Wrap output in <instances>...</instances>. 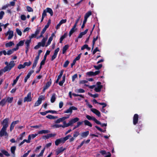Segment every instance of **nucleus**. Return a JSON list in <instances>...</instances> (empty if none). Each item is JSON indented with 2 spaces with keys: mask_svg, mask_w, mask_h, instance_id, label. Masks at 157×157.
Segmentation results:
<instances>
[{
  "mask_svg": "<svg viewBox=\"0 0 157 157\" xmlns=\"http://www.w3.org/2000/svg\"><path fill=\"white\" fill-rule=\"evenodd\" d=\"M15 65L14 61H10L9 63L8 66H6L4 67L5 71H10Z\"/></svg>",
  "mask_w": 157,
  "mask_h": 157,
  "instance_id": "nucleus-1",
  "label": "nucleus"
},
{
  "mask_svg": "<svg viewBox=\"0 0 157 157\" xmlns=\"http://www.w3.org/2000/svg\"><path fill=\"white\" fill-rule=\"evenodd\" d=\"M44 99V96H40L38 98L37 101L35 103L34 106L36 107L39 105L41 103L42 100Z\"/></svg>",
  "mask_w": 157,
  "mask_h": 157,
  "instance_id": "nucleus-2",
  "label": "nucleus"
},
{
  "mask_svg": "<svg viewBox=\"0 0 157 157\" xmlns=\"http://www.w3.org/2000/svg\"><path fill=\"white\" fill-rule=\"evenodd\" d=\"M96 85L97 87H95L94 90L97 92H100L101 91V89L103 87V86L101 85V82H97Z\"/></svg>",
  "mask_w": 157,
  "mask_h": 157,
  "instance_id": "nucleus-3",
  "label": "nucleus"
},
{
  "mask_svg": "<svg viewBox=\"0 0 157 157\" xmlns=\"http://www.w3.org/2000/svg\"><path fill=\"white\" fill-rule=\"evenodd\" d=\"M9 119L8 118H6L4 119L1 123V124L3 125V128H6L8 127V123Z\"/></svg>",
  "mask_w": 157,
  "mask_h": 157,
  "instance_id": "nucleus-4",
  "label": "nucleus"
},
{
  "mask_svg": "<svg viewBox=\"0 0 157 157\" xmlns=\"http://www.w3.org/2000/svg\"><path fill=\"white\" fill-rule=\"evenodd\" d=\"M78 109L75 107L72 106L70 107L69 109H67L64 112V113H70L71 114L73 110H77Z\"/></svg>",
  "mask_w": 157,
  "mask_h": 157,
  "instance_id": "nucleus-5",
  "label": "nucleus"
},
{
  "mask_svg": "<svg viewBox=\"0 0 157 157\" xmlns=\"http://www.w3.org/2000/svg\"><path fill=\"white\" fill-rule=\"evenodd\" d=\"M32 98L31 97V92H29L26 97L24 98V102H25L26 101L30 102L32 101Z\"/></svg>",
  "mask_w": 157,
  "mask_h": 157,
  "instance_id": "nucleus-6",
  "label": "nucleus"
},
{
  "mask_svg": "<svg viewBox=\"0 0 157 157\" xmlns=\"http://www.w3.org/2000/svg\"><path fill=\"white\" fill-rule=\"evenodd\" d=\"M138 119L139 116L138 114H135L134 115L133 119V123L134 125H136L138 124Z\"/></svg>",
  "mask_w": 157,
  "mask_h": 157,
  "instance_id": "nucleus-7",
  "label": "nucleus"
},
{
  "mask_svg": "<svg viewBox=\"0 0 157 157\" xmlns=\"http://www.w3.org/2000/svg\"><path fill=\"white\" fill-rule=\"evenodd\" d=\"M66 149V148H63V147L58 148L56 151V155H59L60 153L63 152Z\"/></svg>",
  "mask_w": 157,
  "mask_h": 157,
  "instance_id": "nucleus-8",
  "label": "nucleus"
},
{
  "mask_svg": "<svg viewBox=\"0 0 157 157\" xmlns=\"http://www.w3.org/2000/svg\"><path fill=\"white\" fill-rule=\"evenodd\" d=\"M51 20L49 19L48 21V23H47V25H45L44 28L43 29L42 31L41 32V33L43 34H44V33L46 31L47 29L48 28L49 26V25L51 23Z\"/></svg>",
  "mask_w": 157,
  "mask_h": 157,
  "instance_id": "nucleus-9",
  "label": "nucleus"
},
{
  "mask_svg": "<svg viewBox=\"0 0 157 157\" xmlns=\"http://www.w3.org/2000/svg\"><path fill=\"white\" fill-rule=\"evenodd\" d=\"M34 72L33 70H30L27 74V76L25 77L24 79V82L26 83L27 81V80L30 78V76Z\"/></svg>",
  "mask_w": 157,
  "mask_h": 157,
  "instance_id": "nucleus-10",
  "label": "nucleus"
},
{
  "mask_svg": "<svg viewBox=\"0 0 157 157\" xmlns=\"http://www.w3.org/2000/svg\"><path fill=\"white\" fill-rule=\"evenodd\" d=\"M19 122L18 120L13 121L12 122L10 126V131L11 132L13 129L15 125L17 124Z\"/></svg>",
  "mask_w": 157,
  "mask_h": 157,
  "instance_id": "nucleus-11",
  "label": "nucleus"
},
{
  "mask_svg": "<svg viewBox=\"0 0 157 157\" xmlns=\"http://www.w3.org/2000/svg\"><path fill=\"white\" fill-rule=\"evenodd\" d=\"M31 137L30 135H29L28 137V139L27 140L25 139L23 140L19 144V146H20L22 145L25 142L27 143H29L30 142Z\"/></svg>",
  "mask_w": 157,
  "mask_h": 157,
  "instance_id": "nucleus-12",
  "label": "nucleus"
},
{
  "mask_svg": "<svg viewBox=\"0 0 157 157\" xmlns=\"http://www.w3.org/2000/svg\"><path fill=\"white\" fill-rule=\"evenodd\" d=\"M91 111L94 113L98 117H101V113L100 112L96 109H91Z\"/></svg>",
  "mask_w": 157,
  "mask_h": 157,
  "instance_id": "nucleus-13",
  "label": "nucleus"
},
{
  "mask_svg": "<svg viewBox=\"0 0 157 157\" xmlns=\"http://www.w3.org/2000/svg\"><path fill=\"white\" fill-rule=\"evenodd\" d=\"M79 119L78 117H75L74 118L71 119L69 121V122L70 123L71 126L73 124L75 123V122L78 121L79 120Z\"/></svg>",
  "mask_w": 157,
  "mask_h": 157,
  "instance_id": "nucleus-14",
  "label": "nucleus"
},
{
  "mask_svg": "<svg viewBox=\"0 0 157 157\" xmlns=\"http://www.w3.org/2000/svg\"><path fill=\"white\" fill-rule=\"evenodd\" d=\"M76 26L74 25L73 27L71 29L69 33V36L70 37L72 34L77 30V28H76Z\"/></svg>",
  "mask_w": 157,
  "mask_h": 157,
  "instance_id": "nucleus-15",
  "label": "nucleus"
},
{
  "mask_svg": "<svg viewBox=\"0 0 157 157\" xmlns=\"http://www.w3.org/2000/svg\"><path fill=\"white\" fill-rule=\"evenodd\" d=\"M86 117L89 120H92L95 123H98V120L94 117H92L89 115H86Z\"/></svg>",
  "mask_w": 157,
  "mask_h": 157,
  "instance_id": "nucleus-16",
  "label": "nucleus"
},
{
  "mask_svg": "<svg viewBox=\"0 0 157 157\" xmlns=\"http://www.w3.org/2000/svg\"><path fill=\"white\" fill-rule=\"evenodd\" d=\"M88 30V29H86L84 31L80 33L78 37V38H81L83 35L86 34Z\"/></svg>",
  "mask_w": 157,
  "mask_h": 157,
  "instance_id": "nucleus-17",
  "label": "nucleus"
},
{
  "mask_svg": "<svg viewBox=\"0 0 157 157\" xmlns=\"http://www.w3.org/2000/svg\"><path fill=\"white\" fill-rule=\"evenodd\" d=\"M7 128H2L0 131V136L2 137L4 136L5 132L6 131Z\"/></svg>",
  "mask_w": 157,
  "mask_h": 157,
  "instance_id": "nucleus-18",
  "label": "nucleus"
},
{
  "mask_svg": "<svg viewBox=\"0 0 157 157\" xmlns=\"http://www.w3.org/2000/svg\"><path fill=\"white\" fill-rule=\"evenodd\" d=\"M50 132V131L48 130H42L41 131H39L38 134H47Z\"/></svg>",
  "mask_w": 157,
  "mask_h": 157,
  "instance_id": "nucleus-19",
  "label": "nucleus"
},
{
  "mask_svg": "<svg viewBox=\"0 0 157 157\" xmlns=\"http://www.w3.org/2000/svg\"><path fill=\"white\" fill-rule=\"evenodd\" d=\"M63 71H64L63 70H62L60 71L59 75L58 76L57 78L56 81V83H57L58 82L59 80L61 78L63 74Z\"/></svg>",
  "mask_w": 157,
  "mask_h": 157,
  "instance_id": "nucleus-20",
  "label": "nucleus"
},
{
  "mask_svg": "<svg viewBox=\"0 0 157 157\" xmlns=\"http://www.w3.org/2000/svg\"><path fill=\"white\" fill-rule=\"evenodd\" d=\"M69 47V46L68 44L65 45L63 48L62 49V53L64 54L66 52L67 50Z\"/></svg>",
  "mask_w": 157,
  "mask_h": 157,
  "instance_id": "nucleus-21",
  "label": "nucleus"
},
{
  "mask_svg": "<svg viewBox=\"0 0 157 157\" xmlns=\"http://www.w3.org/2000/svg\"><path fill=\"white\" fill-rule=\"evenodd\" d=\"M56 94L55 93H53L51 98V101L52 103H54L56 101Z\"/></svg>",
  "mask_w": 157,
  "mask_h": 157,
  "instance_id": "nucleus-22",
  "label": "nucleus"
},
{
  "mask_svg": "<svg viewBox=\"0 0 157 157\" xmlns=\"http://www.w3.org/2000/svg\"><path fill=\"white\" fill-rule=\"evenodd\" d=\"M67 33H65L59 39V43H62L63 40L67 36Z\"/></svg>",
  "mask_w": 157,
  "mask_h": 157,
  "instance_id": "nucleus-23",
  "label": "nucleus"
},
{
  "mask_svg": "<svg viewBox=\"0 0 157 157\" xmlns=\"http://www.w3.org/2000/svg\"><path fill=\"white\" fill-rule=\"evenodd\" d=\"M46 12L50 14L51 16H52L53 15V12L52 10L50 8L47 7L46 9Z\"/></svg>",
  "mask_w": 157,
  "mask_h": 157,
  "instance_id": "nucleus-24",
  "label": "nucleus"
},
{
  "mask_svg": "<svg viewBox=\"0 0 157 157\" xmlns=\"http://www.w3.org/2000/svg\"><path fill=\"white\" fill-rule=\"evenodd\" d=\"M89 134V131H88L84 132L82 133L81 136L83 138H86L88 135Z\"/></svg>",
  "mask_w": 157,
  "mask_h": 157,
  "instance_id": "nucleus-25",
  "label": "nucleus"
},
{
  "mask_svg": "<svg viewBox=\"0 0 157 157\" xmlns=\"http://www.w3.org/2000/svg\"><path fill=\"white\" fill-rule=\"evenodd\" d=\"M52 84V80L51 78L49 81L48 82L45 84V85L44 86V87L48 89L51 86Z\"/></svg>",
  "mask_w": 157,
  "mask_h": 157,
  "instance_id": "nucleus-26",
  "label": "nucleus"
},
{
  "mask_svg": "<svg viewBox=\"0 0 157 157\" xmlns=\"http://www.w3.org/2000/svg\"><path fill=\"white\" fill-rule=\"evenodd\" d=\"M6 102V98L3 99L0 101V105L3 106L5 105Z\"/></svg>",
  "mask_w": 157,
  "mask_h": 157,
  "instance_id": "nucleus-27",
  "label": "nucleus"
},
{
  "mask_svg": "<svg viewBox=\"0 0 157 157\" xmlns=\"http://www.w3.org/2000/svg\"><path fill=\"white\" fill-rule=\"evenodd\" d=\"M39 59L35 58L32 67L33 69H34L36 67Z\"/></svg>",
  "mask_w": 157,
  "mask_h": 157,
  "instance_id": "nucleus-28",
  "label": "nucleus"
},
{
  "mask_svg": "<svg viewBox=\"0 0 157 157\" xmlns=\"http://www.w3.org/2000/svg\"><path fill=\"white\" fill-rule=\"evenodd\" d=\"M39 59L35 58L32 67L33 69H34L36 67Z\"/></svg>",
  "mask_w": 157,
  "mask_h": 157,
  "instance_id": "nucleus-29",
  "label": "nucleus"
},
{
  "mask_svg": "<svg viewBox=\"0 0 157 157\" xmlns=\"http://www.w3.org/2000/svg\"><path fill=\"white\" fill-rule=\"evenodd\" d=\"M84 124L86 125H87L89 127H91L92 124L91 123L87 120H85L83 121Z\"/></svg>",
  "mask_w": 157,
  "mask_h": 157,
  "instance_id": "nucleus-30",
  "label": "nucleus"
},
{
  "mask_svg": "<svg viewBox=\"0 0 157 157\" xmlns=\"http://www.w3.org/2000/svg\"><path fill=\"white\" fill-rule=\"evenodd\" d=\"M31 40L29 39V40H27L25 41V44L26 45V48H29L30 46V44L31 43Z\"/></svg>",
  "mask_w": 157,
  "mask_h": 157,
  "instance_id": "nucleus-31",
  "label": "nucleus"
},
{
  "mask_svg": "<svg viewBox=\"0 0 157 157\" xmlns=\"http://www.w3.org/2000/svg\"><path fill=\"white\" fill-rule=\"evenodd\" d=\"M86 48L87 49L88 51H90V48L89 47L88 45L86 44L83 45L81 47V49L82 50Z\"/></svg>",
  "mask_w": 157,
  "mask_h": 157,
  "instance_id": "nucleus-32",
  "label": "nucleus"
},
{
  "mask_svg": "<svg viewBox=\"0 0 157 157\" xmlns=\"http://www.w3.org/2000/svg\"><path fill=\"white\" fill-rule=\"evenodd\" d=\"M9 36L8 37V39L10 40L11 39L13 36V32L12 31L10 30L9 33Z\"/></svg>",
  "mask_w": 157,
  "mask_h": 157,
  "instance_id": "nucleus-33",
  "label": "nucleus"
},
{
  "mask_svg": "<svg viewBox=\"0 0 157 157\" xmlns=\"http://www.w3.org/2000/svg\"><path fill=\"white\" fill-rule=\"evenodd\" d=\"M47 39V37L44 38L42 39L41 42H40L41 43L42 46L44 47L45 45V42Z\"/></svg>",
  "mask_w": 157,
  "mask_h": 157,
  "instance_id": "nucleus-34",
  "label": "nucleus"
},
{
  "mask_svg": "<svg viewBox=\"0 0 157 157\" xmlns=\"http://www.w3.org/2000/svg\"><path fill=\"white\" fill-rule=\"evenodd\" d=\"M14 45V43L12 41H10L8 43H6L5 46L7 48L8 47H10Z\"/></svg>",
  "mask_w": 157,
  "mask_h": 157,
  "instance_id": "nucleus-35",
  "label": "nucleus"
},
{
  "mask_svg": "<svg viewBox=\"0 0 157 157\" xmlns=\"http://www.w3.org/2000/svg\"><path fill=\"white\" fill-rule=\"evenodd\" d=\"M46 117L50 119H54L57 118V117H55L51 115H48L46 116Z\"/></svg>",
  "mask_w": 157,
  "mask_h": 157,
  "instance_id": "nucleus-36",
  "label": "nucleus"
},
{
  "mask_svg": "<svg viewBox=\"0 0 157 157\" xmlns=\"http://www.w3.org/2000/svg\"><path fill=\"white\" fill-rule=\"evenodd\" d=\"M95 127L98 130L101 132H106V127L104 128V129H105L104 130H103L101 128H100V127H98L97 126H95Z\"/></svg>",
  "mask_w": 157,
  "mask_h": 157,
  "instance_id": "nucleus-37",
  "label": "nucleus"
},
{
  "mask_svg": "<svg viewBox=\"0 0 157 157\" xmlns=\"http://www.w3.org/2000/svg\"><path fill=\"white\" fill-rule=\"evenodd\" d=\"M92 14V12L90 11H89L86 13L84 16V17L88 18Z\"/></svg>",
  "mask_w": 157,
  "mask_h": 157,
  "instance_id": "nucleus-38",
  "label": "nucleus"
},
{
  "mask_svg": "<svg viewBox=\"0 0 157 157\" xmlns=\"http://www.w3.org/2000/svg\"><path fill=\"white\" fill-rule=\"evenodd\" d=\"M16 149V147L15 146H13L11 147L10 150L11 153L13 155L15 154V150Z\"/></svg>",
  "mask_w": 157,
  "mask_h": 157,
  "instance_id": "nucleus-39",
  "label": "nucleus"
},
{
  "mask_svg": "<svg viewBox=\"0 0 157 157\" xmlns=\"http://www.w3.org/2000/svg\"><path fill=\"white\" fill-rule=\"evenodd\" d=\"M63 128H64L65 127H67L69 126H71V124L69 122L67 123L65 121H64L63 122Z\"/></svg>",
  "mask_w": 157,
  "mask_h": 157,
  "instance_id": "nucleus-40",
  "label": "nucleus"
},
{
  "mask_svg": "<svg viewBox=\"0 0 157 157\" xmlns=\"http://www.w3.org/2000/svg\"><path fill=\"white\" fill-rule=\"evenodd\" d=\"M102 66V64H99L98 66H97L96 65H94V67L95 68V69L97 70H99L100 69H101Z\"/></svg>",
  "mask_w": 157,
  "mask_h": 157,
  "instance_id": "nucleus-41",
  "label": "nucleus"
},
{
  "mask_svg": "<svg viewBox=\"0 0 157 157\" xmlns=\"http://www.w3.org/2000/svg\"><path fill=\"white\" fill-rule=\"evenodd\" d=\"M13 97H8L6 99V101H7L9 103H11L13 100Z\"/></svg>",
  "mask_w": 157,
  "mask_h": 157,
  "instance_id": "nucleus-42",
  "label": "nucleus"
},
{
  "mask_svg": "<svg viewBox=\"0 0 157 157\" xmlns=\"http://www.w3.org/2000/svg\"><path fill=\"white\" fill-rule=\"evenodd\" d=\"M42 46L41 43L40 42H39L38 43V44L34 47V49H37L40 48V47Z\"/></svg>",
  "mask_w": 157,
  "mask_h": 157,
  "instance_id": "nucleus-43",
  "label": "nucleus"
},
{
  "mask_svg": "<svg viewBox=\"0 0 157 157\" xmlns=\"http://www.w3.org/2000/svg\"><path fill=\"white\" fill-rule=\"evenodd\" d=\"M53 40V38L52 37H50L48 40V41L46 45V47H47L50 45L52 41Z\"/></svg>",
  "mask_w": 157,
  "mask_h": 157,
  "instance_id": "nucleus-44",
  "label": "nucleus"
},
{
  "mask_svg": "<svg viewBox=\"0 0 157 157\" xmlns=\"http://www.w3.org/2000/svg\"><path fill=\"white\" fill-rule=\"evenodd\" d=\"M64 120L63 117L62 118H59V119L57 120L56 121V123H60V122L63 121Z\"/></svg>",
  "mask_w": 157,
  "mask_h": 157,
  "instance_id": "nucleus-45",
  "label": "nucleus"
},
{
  "mask_svg": "<svg viewBox=\"0 0 157 157\" xmlns=\"http://www.w3.org/2000/svg\"><path fill=\"white\" fill-rule=\"evenodd\" d=\"M58 140H59L60 143H64L66 141V140L65 139L64 137L61 138L59 139H58Z\"/></svg>",
  "mask_w": 157,
  "mask_h": 157,
  "instance_id": "nucleus-46",
  "label": "nucleus"
},
{
  "mask_svg": "<svg viewBox=\"0 0 157 157\" xmlns=\"http://www.w3.org/2000/svg\"><path fill=\"white\" fill-rule=\"evenodd\" d=\"M6 156H10V154L8 153V151H5L2 150L1 151Z\"/></svg>",
  "mask_w": 157,
  "mask_h": 157,
  "instance_id": "nucleus-47",
  "label": "nucleus"
},
{
  "mask_svg": "<svg viewBox=\"0 0 157 157\" xmlns=\"http://www.w3.org/2000/svg\"><path fill=\"white\" fill-rule=\"evenodd\" d=\"M98 123H96L100 125L101 127H103L104 126L106 127L107 126V123L102 124L100 121H98Z\"/></svg>",
  "mask_w": 157,
  "mask_h": 157,
  "instance_id": "nucleus-48",
  "label": "nucleus"
},
{
  "mask_svg": "<svg viewBox=\"0 0 157 157\" xmlns=\"http://www.w3.org/2000/svg\"><path fill=\"white\" fill-rule=\"evenodd\" d=\"M69 63L70 62L68 60H66L63 64V67L65 68L67 67L68 66Z\"/></svg>",
  "mask_w": 157,
  "mask_h": 157,
  "instance_id": "nucleus-49",
  "label": "nucleus"
},
{
  "mask_svg": "<svg viewBox=\"0 0 157 157\" xmlns=\"http://www.w3.org/2000/svg\"><path fill=\"white\" fill-rule=\"evenodd\" d=\"M25 41V40H20L18 43V44L20 46H22L23 45Z\"/></svg>",
  "mask_w": 157,
  "mask_h": 157,
  "instance_id": "nucleus-50",
  "label": "nucleus"
},
{
  "mask_svg": "<svg viewBox=\"0 0 157 157\" xmlns=\"http://www.w3.org/2000/svg\"><path fill=\"white\" fill-rule=\"evenodd\" d=\"M50 51L49 50H47L46 53L45 54V55H44V59H46V57L48 55H49L50 54Z\"/></svg>",
  "mask_w": 157,
  "mask_h": 157,
  "instance_id": "nucleus-51",
  "label": "nucleus"
},
{
  "mask_svg": "<svg viewBox=\"0 0 157 157\" xmlns=\"http://www.w3.org/2000/svg\"><path fill=\"white\" fill-rule=\"evenodd\" d=\"M32 63L30 61H29V62H25L24 64V65H25V66H30Z\"/></svg>",
  "mask_w": 157,
  "mask_h": 157,
  "instance_id": "nucleus-52",
  "label": "nucleus"
},
{
  "mask_svg": "<svg viewBox=\"0 0 157 157\" xmlns=\"http://www.w3.org/2000/svg\"><path fill=\"white\" fill-rule=\"evenodd\" d=\"M94 72L93 71H90L86 73V74L90 76H94Z\"/></svg>",
  "mask_w": 157,
  "mask_h": 157,
  "instance_id": "nucleus-53",
  "label": "nucleus"
},
{
  "mask_svg": "<svg viewBox=\"0 0 157 157\" xmlns=\"http://www.w3.org/2000/svg\"><path fill=\"white\" fill-rule=\"evenodd\" d=\"M25 67V65H24V64L23 65L21 64H20L18 66V68L19 69H23Z\"/></svg>",
  "mask_w": 157,
  "mask_h": 157,
  "instance_id": "nucleus-54",
  "label": "nucleus"
},
{
  "mask_svg": "<svg viewBox=\"0 0 157 157\" xmlns=\"http://www.w3.org/2000/svg\"><path fill=\"white\" fill-rule=\"evenodd\" d=\"M82 55V53H80L79 54L78 56L76 57L74 60L76 61L77 60H78L80 58L81 56Z\"/></svg>",
  "mask_w": 157,
  "mask_h": 157,
  "instance_id": "nucleus-55",
  "label": "nucleus"
},
{
  "mask_svg": "<svg viewBox=\"0 0 157 157\" xmlns=\"http://www.w3.org/2000/svg\"><path fill=\"white\" fill-rule=\"evenodd\" d=\"M26 9L27 11L29 12H33V11L32 8L30 6H27L26 7Z\"/></svg>",
  "mask_w": 157,
  "mask_h": 157,
  "instance_id": "nucleus-56",
  "label": "nucleus"
},
{
  "mask_svg": "<svg viewBox=\"0 0 157 157\" xmlns=\"http://www.w3.org/2000/svg\"><path fill=\"white\" fill-rule=\"evenodd\" d=\"M16 32L19 35L21 36L22 35V32L21 31L18 29H16Z\"/></svg>",
  "mask_w": 157,
  "mask_h": 157,
  "instance_id": "nucleus-57",
  "label": "nucleus"
},
{
  "mask_svg": "<svg viewBox=\"0 0 157 157\" xmlns=\"http://www.w3.org/2000/svg\"><path fill=\"white\" fill-rule=\"evenodd\" d=\"M78 77V75L77 74H75L74 75H73L72 76V81L74 82V81L75 79V78H77Z\"/></svg>",
  "mask_w": 157,
  "mask_h": 157,
  "instance_id": "nucleus-58",
  "label": "nucleus"
},
{
  "mask_svg": "<svg viewBox=\"0 0 157 157\" xmlns=\"http://www.w3.org/2000/svg\"><path fill=\"white\" fill-rule=\"evenodd\" d=\"M5 13L3 11H2L0 12V19H2Z\"/></svg>",
  "mask_w": 157,
  "mask_h": 157,
  "instance_id": "nucleus-59",
  "label": "nucleus"
},
{
  "mask_svg": "<svg viewBox=\"0 0 157 157\" xmlns=\"http://www.w3.org/2000/svg\"><path fill=\"white\" fill-rule=\"evenodd\" d=\"M89 95L91 97H93L94 98H97L98 96V94H93L91 93H89Z\"/></svg>",
  "mask_w": 157,
  "mask_h": 157,
  "instance_id": "nucleus-60",
  "label": "nucleus"
},
{
  "mask_svg": "<svg viewBox=\"0 0 157 157\" xmlns=\"http://www.w3.org/2000/svg\"><path fill=\"white\" fill-rule=\"evenodd\" d=\"M22 73H21L18 76H17L16 78V79L14 80H13V81L14 82H16V83L17 82V81H18L19 78V77H20V76L22 75Z\"/></svg>",
  "mask_w": 157,
  "mask_h": 157,
  "instance_id": "nucleus-61",
  "label": "nucleus"
},
{
  "mask_svg": "<svg viewBox=\"0 0 157 157\" xmlns=\"http://www.w3.org/2000/svg\"><path fill=\"white\" fill-rule=\"evenodd\" d=\"M43 51L41 50H39L38 51V55L35 58L39 59L40 54Z\"/></svg>",
  "mask_w": 157,
  "mask_h": 157,
  "instance_id": "nucleus-62",
  "label": "nucleus"
},
{
  "mask_svg": "<svg viewBox=\"0 0 157 157\" xmlns=\"http://www.w3.org/2000/svg\"><path fill=\"white\" fill-rule=\"evenodd\" d=\"M99 50L98 49V48L97 47L93 50V54L94 55L97 52H99Z\"/></svg>",
  "mask_w": 157,
  "mask_h": 157,
  "instance_id": "nucleus-63",
  "label": "nucleus"
},
{
  "mask_svg": "<svg viewBox=\"0 0 157 157\" xmlns=\"http://www.w3.org/2000/svg\"><path fill=\"white\" fill-rule=\"evenodd\" d=\"M21 19L23 21H25L26 19V16L24 15H22L21 16Z\"/></svg>",
  "mask_w": 157,
  "mask_h": 157,
  "instance_id": "nucleus-64",
  "label": "nucleus"
}]
</instances>
